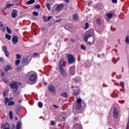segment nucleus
Masks as SVG:
<instances>
[{"instance_id": "obj_20", "label": "nucleus", "mask_w": 129, "mask_h": 129, "mask_svg": "<svg viewBox=\"0 0 129 129\" xmlns=\"http://www.w3.org/2000/svg\"><path fill=\"white\" fill-rule=\"evenodd\" d=\"M48 89L50 91H51V92H55V87L53 86H49Z\"/></svg>"}, {"instance_id": "obj_29", "label": "nucleus", "mask_w": 129, "mask_h": 129, "mask_svg": "<svg viewBox=\"0 0 129 129\" xmlns=\"http://www.w3.org/2000/svg\"><path fill=\"white\" fill-rule=\"evenodd\" d=\"M14 94H15V95H19V94H20V91L18 90V89H17L16 90L14 91L13 92Z\"/></svg>"}, {"instance_id": "obj_44", "label": "nucleus", "mask_w": 129, "mask_h": 129, "mask_svg": "<svg viewBox=\"0 0 129 129\" xmlns=\"http://www.w3.org/2000/svg\"><path fill=\"white\" fill-rule=\"evenodd\" d=\"M120 86H121V87H124V83L121 82L120 83Z\"/></svg>"}, {"instance_id": "obj_10", "label": "nucleus", "mask_w": 129, "mask_h": 129, "mask_svg": "<svg viewBox=\"0 0 129 129\" xmlns=\"http://www.w3.org/2000/svg\"><path fill=\"white\" fill-rule=\"evenodd\" d=\"M46 7L49 11L51 10V6H52V3L49 1H47L46 2Z\"/></svg>"}, {"instance_id": "obj_18", "label": "nucleus", "mask_w": 129, "mask_h": 129, "mask_svg": "<svg viewBox=\"0 0 129 129\" xmlns=\"http://www.w3.org/2000/svg\"><path fill=\"white\" fill-rule=\"evenodd\" d=\"M64 64V59H61L59 63V69L63 68V65Z\"/></svg>"}, {"instance_id": "obj_63", "label": "nucleus", "mask_w": 129, "mask_h": 129, "mask_svg": "<svg viewBox=\"0 0 129 129\" xmlns=\"http://www.w3.org/2000/svg\"><path fill=\"white\" fill-rule=\"evenodd\" d=\"M101 56V55L100 54H98V55H97L98 58H100Z\"/></svg>"}, {"instance_id": "obj_1", "label": "nucleus", "mask_w": 129, "mask_h": 129, "mask_svg": "<svg viewBox=\"0 0 129 129\" xmlns=\"http://www.w3.org/2000/svg\"><path fill=\"white\" fill-rule=\"evenodd\" d=\"M28 75L29 76V79L30 82L35 84L37 82V79H38L37 74L35 72H30L28 73Z\"/></svg>"}, {"instance_id": "obj_54", "label": "nucleus", "mask_w": 129, "mask_h": 129, "mask_svg": "<svg viewBox=\"0 0 129 129\" xmlns=\"http://www.w3.org/2000/svg\"><path fill=\"white\" fill-rule=\"evenodd\" d=\"M19 109H20V108H17L16 109L15 111H16V113H18L19 112Z\"/></svg>"}, {"instance_id": "obj_30", "label": "nucleus", "mask_w": 129, "mask_h": 129, "mask_svg": "<svg viewBox=\"0 0 129 129\" xmlns=\"http://www.w3.org/2000/svg\"><path fill=\"white\" fill-rule=\"evenodd\" d=\"M75 81H76V82H80V81H81V78H79V77H77L75 79Z\"/></svg>"}, {"instance_id": "obj_2", "label": "nucleus", "mask_w": 129, "mask_h": 129, "mask_svg": "<svg viewBox=\"0 0 129 129\" xmlns=\"http://www.w3.org/2000/svg\"><path fill=\"white\" fill-rule=\"evenodd\" d=\"M71 88L74 89L73 91L74 95H78L80 93V88L79 86L74 87V86H72Z\"/></svg>"}, {"instance_id": "obj_11", "label": "nucleus", "mask_w": 129, "mask_h": 129, "mask_svg": "<svg viewBox=\"0 0 129 129\" xmlns=\"http://www.w3.org/2000/svg\"><path fill=\"white\" fill-rule=\"evenodd\" d=\"M19 42V39L18 38V36H13L12 38V43L14 45L18 44Z\"/></svg>"}, {"instance_id": "obj_52", "label": "nucleus", "mask_w": 129, "mask_h": 129, "mask_svg": "<svg viewBox=\"0 0 129 129\" xmlns=\"http://www.w3.org/2000/svg\"><path fill=\"white\" fill-rule=\"evenodd\" d=\"M113 4H116L117 3V0H112Z\"/></svg>"}, {"instance_id": "obj_16", "label": "nucleus", "mask_w": 129, "mask_h": 129, "mask_svg": "<svg viewBox=\"0 0 129 129\" xmlns=\"http://www.w3.org/2000/svg\"><path fill=\"white\" fill-rule=\"evenodd\" d=\"M82 126L80 124H75L74 127L73 129H81Z\"/></svg>"}, {"instance_id": "obj_21", "label": "nucleus", "mask_w": 129, "mask_h": 129, "mask_svg": "<svg viewBox=\"0 0 129 129\" xmlns=\"http://www.w3.org/2000/svg\"><path fill=\"white\" fill-rule=\"evenodd\" d=\"M12 70V67L11 66H7L5 69V72H8V71H9V70Z\"/></svg>"}, {"instance_id": "obj_24", "label": "nucleus", "mask_w": 129, "mask_h": 129, "mask_svg": "<svg viewBox=\"0 0 129 129\" xmlns=\"http://www.w3.org/2000/svg\"><path fill=\"white\" fill-rule=\"evenodd\" d=\"M14 4H8L5 8V10H6V9H10V8H12V7H14Z\"/></svg>"}, {"instance_id": "obj_40", "label": "nucleus", "mask_w": 129, "mask_h": 129, "mask_svg": "<svg viewBox=\"0 0 129 129\" xmlns=\"http://www.w3.org/2000/svg\"><path fill=\"white\" fill-rule=\"evenodd\" d=\"M5 55L6 57H10V53H9V51L7 50V51H5Z\"/></svg>"}, {"instance_id": "obj_26", "label": "nucleus", "mask_w": 129, "mask_h": 129, "mask_svg": "<svg viewBox=\"0 0 129 129\" xmlns=\"http://www.w3.org/2000/svg\"><path fill=\"white\" fill-rule=\"evenodd\" d=\"M79 19V17H78V15L77 14H75L73 16V20L74 21H77Z\"/></svg>"}, {"instance_id": "obj_5", "label": "nucleus", "mask_w": 129, "mask_h": 129, "mask_svg": "<svg viewBox=\"0 0 129 129\" xmlns=\"http://www.w3.org/2000/svg\"><path fill=\"white\" fill-rule=\"evenodd\" d=\"M8 102H9L8 103V105L9 106H11V105H15V102H14L13 101H10V100L8 98V97H6L5 98V104L6 105H7Z\"/></svg>"}, {"instance_id": "obj_61", "label": "nucleus", "mask_w": 129, "mask_h": 129, "mask_svg": "<svg viewBox=\"0 0 129 129\" xmlns=\"http://www.w3.org/2000/svg\"><path fill=\"white\" fill-rule=\"evenodd\" d=\"M53 106H54V107H55V108H58V106L56 105H53Z\"/></svg>"}, {"instance_id": "obj_59", "label": "nucleus", "mask_w": 129, "mask_h": 129, "mask_svg": "<svg viewBox=\"0 0 129 129\" xmlns=\"http://www.w3.org/2000/svg\"><path fill=\"white\" fill-rule=\"evenodd\" d=\"M111 29L112 30V31H115L116 29L115 28H112V27H111Z\"/></svg>"}, {"instance_id": "obj_35", "label": "nucleus", "mask_w": 129, "mask_h": 129, "mask_svg": "<svg viewBox=\"0 0 129 129\" xmlns=\"http://www.w3.org/2000/svg\"><path fill=\"white\" fill-rule=\"evenodd\" d=\"M6 29L8 33H9L10 34H12V30H11V29H9V27H7Z\"/></svg>"}, {"instance_id": "obj_14", "label": "nucleus", "mask_w": 129, "mask_h": 129, "mask_svg": "<svg viewBox=\"0 0 129 129\" xmlns=\"http://www.w3.org/2000/svg\"><path fill=\"white\" fill-rule=\"evenodd\" d=\"M70 73L72 75H74V74H75V67H71L70 68Z\"/></svg>"}, {"instance_id": "obj_32", "label": "nucleus", "mask_w": 129, "mask_h": 129, "mask_svg": "<svg viewBox=\"0 0 129 129\" xmlns=\"http://www.w3.org/2000/svg\"><path fill=\"white\" fill-rule=\"evenodd\" d=\"M38 106L40 108H42V107H43V103L41 102H39L38 103Z\"/></svg>"}, {"instance_id": "obj_25", "label": "nucleus", "mask_w": 129, "mask_h": 129, "mask_svg": "<svg viewBox=\"0 0 129 129\" xmlns=\"http://www.w3.org/2000/svg\"><path fill=\"white\" fill-rule=\"evenodd\" d=\"M35 2L36 1L35 0H30L28 1L26 4L27 5H33V4H35Z\"/></svg>"}, {"instance_id": "obj_28", "label": "nucleus", "mask_w": 129, "mask_h": 129, "mask_svg": "<svg viewBox=\"0 0 129 129\" xmlns=\"http://www.w3.org/2000/svg\"><path fill=\"white\" fill-rule=\"evenodd\" d=\"M61 96H62L63 97H68V94L67 92H63L61 94Z\"/></svg>"}, {"instance_id": "obj_60", "label": "nucleus", "mask_w": 129, "mask_h": 129, "mask_svg": "<svg viewBox=\"0 0 129 129\" xmlns=\"http://www.w3.org/2000/svg\"><path fill=\"white\" fill-rule=\"evenodd\" d=\"M12 2H13L14 3H17V2H18V1L19 0H12Z\"/></svg>"}, {"instance_id": "obj_64", "label": "nucleus", "mask_w": 129, "mask_h": 129, "mask_svg": "<svg viewBox=\"0 0 129 129\" xmlns=\"http://www.w3.org/2000/svg\"><path fill=\"white\" fill-rule=\"evenodd\" d=\"M9 100H13V97H10L9 99Z\"/></svg>"}, {"instance_id": "obj_31", "label": "nucleus", "mask_w": 129, "mask_h": 129, "mask_svg": "<svg viewBox=\"0 0 129 129\" xmlns=\"http://www.w3.org/2000/svg\"><path fill=\"white\" fill-rule=\"evenodd\" d=\"M96 22L98 25H101V20H100L99 18L97 19Z\"/></svg>"}, {"instance_id": "obj_4", "label": "nucleus", "mask_w": 129, "mask_h": 129, "mask_svg": "<svg viewBox=\"0 0 129 129\" xmlns=\"http://www.w3.org/2000/svg\"><path fill=\"white\" fill-rule=\"evenodd\" d=\"M10 87L12 89H18L19 88V83L14 82L10 85Z\"/></svg>"}, {"instance_id": "obj_8", "label": "nucleus", "mask_w": 129, "mask_h": 129, "mask_svg": "<svg viewBox=\"0 0 129 129\" xmlns=\"http://www.w3.org/2000/svg\"><path fill=\"white\" fill-rule=\"evenodd\" d=\"M11 15L13 19H16V18H17V17L18 16V11L14 9L13 10H12Z\"/></svg>"}, {"instance_id": "obj_62", "label": "nucleus", "mask_w": 129, "mask_h": 129, "mask_svg": "<svg viewBox=\"0 0 129 129\" xmlns=\"http://www.w3.org/2000/svg\"><path fill=\"white\" fill-rule=\"evenodd\" d=\"M3 60H4L3 57H0V62H2V61H3Z\"/></svg>"}, {"instance_id": "obj_53", "label": "nucleus", "mask_w": 129, "mask_h": 129, "mask_svg": "<svg viewBox=\"0 0 129 129\" xmlns=\"http://www.w3.org/2000/svg\"><path fill=\"white\" fill-rule=\"evenodd\" d=\"M51 19H53V17H52V16L48 17L47 21H50V20H51Z\"/></svg>"}, {"instance_id": "obj_47", "label": "nucleus", "mask_w": 129, "mask_h": 129, "mask_svg": "<svg viewBox=\"0 0 129 129\" xmlns=\"http://www.w3.org/2000/svg\"><path fill=\"white\" fill-rule=\"evenodd\" d=\"M1 30H3V31H6V28L4 25H3L1 27H0Z\"/></svg>"}, {"instance_id": "obj_42", "label": "nucleus", "mask_w": 129, "mask_h": 129, "mask_svg": "<svg viewBox=\"0 0 129 129\" xmlns=\"http://www.w3.org/2000/svg\"><path fill=\"white\" fill-rule=\"evenodd\" d=\"M7 94H8V91H7V90L4 91V93H3L4 96V97L7 96Z\"/></svg>"}, {"instance_id": "obj_49", "label": "nucleus", "mask_w": 129, "mask_h": 129, "mask_svg": "<svg viewBox=\"0 0 129 129\" xmlns=\"http://www.w3.org/2000/svg\"><path fill=\"white\" fill-rule=\"evenodd\" d=\"M51 125H56V123H55V121H51Z\"/></svg>"}, {"instance_id": "obj_22", "label": "nucleus", "mask_w": 129, "mask_h": 129, "mask_svg": "<svg viewBox=\"0 0 129 129\" xmlns=\"http://www.w3.org/2000/svg\"><path fill=\"white\" fill-rule=\"evenodd\" d=\"M9 115L10 119L12 120L13 119V118H14V115L13 114V111H10L9 112Z\"/></svg>"}, {"instance_id": "obj_23", "label": "nucleus", "mask_w": 129, "mask_h": 129, "mask_svg": "<svg viewBox=\"0 0 129 129\" xmlns=\"http://www.w3.org/2000/svg\"><path fill=\"white\" fill-rule=\"evenodd\" d=\"M22 63L24 65H27L28 64V58H24L22 60Z\"/></svg>"}, {"instance_id": "obj_50", "label": "nucleus", "mask_w": 129, "mask_h": 129, "mask_svg": "<svg viewBox=\"0 0 129 129\" xmlns=\"http://www.w3.org/2000/svg\"><path fill=\"white\" fill-rule=\"evenodd\" d=\"M36 9H37L38 10H39V9H40L41 8V6L40 5H37L35 6Z\"/></svg>"}, {"instance_id": "obj_3", "label": "nucleus", "mask_w": 129, "mask_h": 129, "mask_svg": "<svg viewBox=\"0 0 129 129\" xmlns=\"http://www.w3.org/2000/svg\"><path fill=\"white\" fill-rule=\"evenodd\" d=\"M81 101H82L81 98H78L77 100V104L75 105L76 109L78 110H79V109H81Z\"/></svg>"}, {"instance_id": "obj_19", "label": "nucleus", "mask_w": 129, "mask_h": 129, "mask_svg": "<svg viewBox=\"0 0 129 129\" xmlns=\"http://www.w3.org/2000/svg\"><path fill=\"white\" fill-rule=\"evenodd\" d=\"M89 35H91V37H94V29H91L89 30Z\"/></svg>"}, {"instance_id": "obj_55", "label": "nucleus", "mask_w": 129, "mask_h": 129, "mask_svg": "<svg viewBox=\"0 0 129 129\" xmlns=\"http://www.w3.org/2000/svg\"><path fill=\"white\" fill-rule=\"evenodd\" d=\"M128 124H129V118H128V123H127V126H126V129H129V125H128Z\"/></svg>"}, {"instance_id": "obj_48", "label": "nucleus", "mask_w": 129, "mask_h": 129, "mask_svg": "<svg viewBox=\"0 0 129 129\" xmlns=\"http://www.w3.org/2000/svg\"><path fill=\"white\" fill-rule=\"evenodd\" d=\"M39 56V54H38V53H35L34 54L33 57H34V58H37V57H38Z\"/></svg>"}, {"instance_id": "obj_51", "label": "nucleus", "mask_w": 129, "mask_h": 129, "mask_svg": "<svg viewBox=\"0 0 129 129\" xmlns=\"http://www.w3.org/2000/svg\"><path fill=\"white\" fill-rule=\"evenodd\" d=\"M93 44H94V42L91 43V42L90 41H89V42H87V45H93Z\"/></svg>"}, {"instance_id": "obj_56", "label": "nucleus", "mask_w": 129, "mask_h": 129, "mask_svg": "<svg viewBox=\"0 0 129 129\" xmlns=\"http://www.w3.org/2000/svg\"><path fill=\"white\" fill-rule=\"evenodd\" d=\"M64 3H66V4L69 3V0H63Z\"/></svg>"}, {"instance_id": "obj_41", "label": "nucleus", "mask_w": 129, "mask_h": 129, "mask_svg": "<svg viewBox=\"0 0 129 129\" xmlns=\"http://www.w3.org/2000/svg\"><path fill=\"white\" fill-rule=\"evenodd\" d=\"M3 82H5V83H6L7 84H8V80L6 78L3 79Z\"/></svg>"}, {"instance_id": "obj_13", "label": "nucleus", "mask_w": 129, "mask_h": 129, "mask_svg": "<svg viewBox=\"0 0 129 129\" xmlns=\"http://www.w3.org/2000/svg\"><path fill=\"white\" fill-rule=\"evenodd\" d=\"M114 16V14L113 13H108L106 15V18L108 19L109 20H110L113 16Z\"/></svg>"}, {"instance_id": "obj_37", "label": "nucleus", "mask_w": 129, "mask_h": 129, "mask_svg": "<svg viewBox=\"0 0 129 129\" xmlns=\"http://www.w3.org/2000/svg\"><path fill=\"white\" fill-rule=\"evenodd\" d=\"M2 49L4 52H7L8 51V49L6 46H3Z\"/></svg>"}, {"instance_id": "obj_39", "label": "nucleus", "mask_w": 129, "mask_h": 129, "mask_svg": "<svg viewBox=\"0 0 129 129\" xmlns=\"http://www.w3.org/2000/svg\"><path fill=\"white\" fill-rule=\"evenodd\" d=\"M21 62V60L20 59H17L16 61V62H15V64L16 65L18 66L19 65V64H20V62Z\"/></svg>"}, {"instance_id": "obj_34", "label": "nucleus", "mask_w": 129, "mask_h": 129, "mask_svg": "<svg viewBox=\"0 0 129 129\" xmlns=\"http://www.w3.org/2000/svg\"><path fill=\"white\" fill-rule=\"evenodd\" d=\"M88 28H89V24H88V23H86L85 24V27L84 28L85 30H87V29H88Z\"/></svg>"}, {"instance_id": "obj_15", "label": "nucleus", "mask_w": 129, "mask_h": 129, "mask_svg": "<svg viewBox=\"0 0 129 129\" xmlns=\"http://www.w3.org/2000/svg\"><path fill=\"white\" fill-rule=\"evenodd\" d=\"M1 128L10 129V125L8 123H6L5 124H2L1 125Z\"/></svg>"}, {"instance_id": "obj_17", "label": "nucleus", "mask_w": 129, "mask_h": 129, "mask_svg": "<svg viewBox=\"0 0 129 129\" xmlns=\"http://www.w3.org/2000/svg\"><path fill=\"white\" fill-rule=\"evenodd\" d=\"M90 37H91V35H90V34H87V35H86L85 37H84V41H85V42L87 43V42L88 41V39H89V38H90Z\"/></svg>"}, {"instance_id": "obj_33", "label": "nucleus", "mask_w": 129, "mask_h": 129, "mask_svg": "<svg viewBox=\"0 0 129 129\" xmlns=\"http://www.w3.org/2000/svg\"><path fill=\"white\" fill-rule=\"evenodd\" d=\"M32 14L33 16H35V17H38V16H39V13L36 11H34Z\"/></svg>"}, {"instance_id": "obj_45", "label": "nucleus", "mask_w": 129, "mask_h": 129, "mask_svg": "<svg viewBox=\"0 0 129 129\" xmlns=\"http://www.w3.org/2000/svg\"><path fill=\"white\" fill-rule=\"evenodd\" d=\"M81 49H82V50H86V47L84 45H81Z\"/></svg>"}, {"instance_id": "obj_38", "label": "nucleus", "mask_w": 129, "mask_h": 129, "mask_svg": "<svg viewBox=\"0 0 129 129\" xmlns=\"http://www.w3.org/2000/svg\"><path fill=\"white\" fill-rule=\"evenodd\" d=\"M42 19L44 21V22H47L48 21V19H47V17L46 16H43Z\"/></svg>"}, {"instance_id": "obj_57", "label": "nucleus", "mask_w": 129, "mask_h": 129, "mask_svg": "<svg viewBox=\"0 0 129 129\" xmlns=\"http://www.w3.org/2000/svg\"><path fill=\"white\" fill-rule=\"evenodd\" d=\"M3 26H4V24H3V22H0V28L1 27H3Z\"/></svg>"}, {"instance_id": "obj_46", "label": "nucleus", "mask_w": 129, "mask_h": 129, "mask_svg": "<svg viewBox=\"0 0 129 129\" xmlns=\"http://www.w3.org/2000/svg\"><path fill=\"white\" fill-rule=\"evenodd\" d=\"M117 61V59L115 58H113V62L114 64L116 63V61Z\"/></svg>"}, {"instance_id": "obj_36", "label": "nucleus", "mask_w": 129, "mask_h": 129, "mask_svg": "<svg viewBox=\"0 0 129 129\" xmlns=\"http://www.w3.org/2000/svg\"><path fill=\"white\" fill-rule=\"evenodd\" d=\"M21 128V123L18 122L16 126V129H20Z\"/></svg>"}, {"instance_id": "obj_7", "label": "nucleus", "mask_w": 129, "mask_h": 129, "mask_svg": "<svg viewBox=\"0 0 129 129\" xmlns=\"http://www.w3.org/2000/svg\"><path fill=\"white\" fill-rule=\"evenodd\" d=\"M54 8L56 12H60V11H61V10H62V9L64 8V6L63 5V4H59L57 5V7H56L55 6Z\"/></svg>"}, {"instance_id": "obj_9", "label": "nucleus", "mask_w": 129, "mask_h": 129, "mask_svg": "<svg viewBox=\"0 0 129 129\" xmlns=\"http://www.w3.org/2000/svg\"><path fill=\"white\" fill-rule=\"evenodd\" d=\"M113 116L115 118L118 117V111L116 107H114L113 109Z\"/></svg>"}, {"instance_id": "obj_27", "label": "nucleus", "mask_w": 129, "mask_h": 129, "mask_svg": "<svg viewBox=\"0 0 129 129\" xmlns=\"http://www.w3.org/2000/svg\"><path fill=\"white\" fill-rule=\"evenodd\" d=\"M5 38H6V39H8V40H9L10 41V40L12 39V36L8 34H6L5 35Z\"/></svg>"}, {"instance_id": "obj_43", "label": "nucleus", "mask_w": 129, "mask_h": 129, "mask_svg": "<svg viewBox=\"0 0 129 129\" xmlns=\"http://www.w3.org/2000/svg\"><path fill=\"white\" fill-rule=\"evenodd\" d=\"M16 56H17L16 59H21V58H22V56H21V55H20L19 54H17Z\"/></svg>"}, {"instance_id": "obj_6", "label": "nucleus", "mask_w": 129, "mask_h": 129, "mask_svg": "<svg viewBox=\"0 0 129 129\" xmlns=\"http://www.w3.org/2000/svg\"><path fill=\"white\" fill-rule=\"evenodd\" d=\"M67 57L69 63H73L74 61H75V58H74V56L72 54H68Z\"/></svg>"}, {"instance_id": "obj_58", "label": "nucleus", "mask_w": 129, "mask_h": 129, "mask_svg": "<svg viewBox=\"0 0 129 129\" xmlns=\"http://www.w3.org/2000/svg\"><path fill=\"white\" fill-rule=\"evenodd\" d=\"M1 76H5V73L2 72V73H1Z\"/></svg>"}, {"instance_id": "obj_12", "label": "nucleus", "mask_w": 129, "mask_h": 129, "mask_svg": "<svg viewBox=\"0 0 129 129\" xmlns=\"http://www.w3.org/2000/svg\"><path fill=\"white\" fill-rule=\"evenodd\" d=\"M59 71L62 76H63V77H66V76H67V73H66V71H65V70H64V69H59Z\"/></svg>"}]
</instances>
